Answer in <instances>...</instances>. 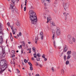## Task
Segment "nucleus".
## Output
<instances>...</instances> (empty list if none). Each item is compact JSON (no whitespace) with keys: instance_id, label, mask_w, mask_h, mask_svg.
<instances>
[{"instance_id":"1","label":"nucleus","mask_w":76,"mask_h":76,"mask_svg":"<svg viewBox=\"0 0 76 76\" xmlns=\"http://www.w3.org/2000/svg\"><path fill=\"white\" fill-rule=\"evenodd\" d=\"M29 19L30 20L31 24L35 25L37 22V18L35 15L36 13L34 11L31 10L29 12Z\"/></svg>"},{"instance_id":"2","label":"nucleus","mask_w":76,"mask_h":76,"mask_svg":"<svg viewBox=\"0 0 76 76\" xmlns=\"http://www.w3.org/2000/svg\"><path fill=\"white\" fill-rule=\"evenodd\" d=\"M0 66H3L1 68H0V73L2 74L3 72L6 69V61L5 59H2L0 61Z\"/></svg>"},{"instance_id":"3","label":"nucleus","mask_w":76,"mask_h":76,"mask_svg":"<svg viewBox=\"0 0 76 76\" xmlns=\"http://www.w3.org/2000/svg\"><path fill=\"white\" fill-rule=\"evenodd\" d=\"M15 2V0H12L11 2L12 4L10 5V9L12 10V11L13 13H14L15 10V11L16 12H18L16 8V7L14 5H13Z\"/></svg>"},{"instance_id":"4","label":"nucleus","mask_w":76,"mask_h":76,"mask_svg":"<svg viewBox=\"0 0 76 76\" xmlns=\"http://www.w3.org/2000/svg\"><path fill=\"white\" fill-rule=\"evenodd\" d=\"M41 2L43 4H44L45 6H47V4L50 3V0H41Z\"/></svg>"},{"instance_id":"5","label":"nucleus","mask_w":76,"mask_h":76,"mask_svg":"<svg viewBox=\"0 0 76 76\" xmlns=\"http://www.w3.org/2000/svg\"><path fill=\"white\" fill-rule=\"evenodd\" d=\"M56 33L57 36H60L61 35V31H60V28H57L56 29Z\"/></svg>"},{"instance_id":"6","label":"nucleus","mask_w":76,"mask_h":76,"mask_svg":"<svg viewBox=\"0 0 76 76\" xmlns=\"http://www.w3.org/2000/svg\"><path fill=\"white\" fill-rule=\"evenodd\" d=\"M63 5L65 10H66V9L69 7V3H63Z\"/></svg>"},{"instance_id":"7","label":"nucleus","mask_w":76,"mask_h":76,"mask_svg":"<svg viewBox=\"0 0 76 76\" xmlns=\"http://www.w3.org/2000/svg\"><path fill=\"white\" fill-rule=\"evenodd\" d=\"M68 39L69 41V42L70 44H72V38L71 36L70 35H68Z\"/></svg>"},{"instance_id":"8","label":"nucleus","mask_w":76,"mask_h":76,"mask_svg":"<svg viewBox=\"0 0 76 76\" xmlns=\"http://www.w3.org/2000/svg\"><path fill=\"white\" fill-rule=\"evenodd\" d=\"M40 35L41 39L42 40L43 39V38H44V35H43V33L41 31L40 33Z\"/></svg>"},{"instance_id":"9","label":"nucleus","mask_w":76,"mask_h":76,"mask_svg":"<svg viewBox=\"0 0 76 76\" xmlns=\"http://www.w3.org/2000/svg\"><path fill=\"white\" fill-rule=\"evenodd\" d=\"M67 46H65V48L64 50V51H63V52H64V53H66V51H67Z\"/></svg>"},{"instance_id":"10","label":"nucleus","mask_w":76,"mask_h":76,"mask_svg":"<svg viewBox=\"0 0 76 76\" xmlns=\"http://www.w3.org/2000/svg\"><path fill=\"white\" fill-rule=\"evenodd\" d=\"M12 30V32L13 35H15V33H16V29H14Z\"/></svg>"},{"instance_id":"11","label":"nucleus","mask_w":76,"mask_h":76,"mask_svg":"<svg viewBox=\"0 0 76 76\" xmlns=\"http://www.w3.org/2000/svg\"><path fill=\"white\" fill-rule=\"evenodd\" d=\"M2 56V57H4L6 55V53H5V52L4 51L2 52V53L1 54Z\"/></svg>"},{"instance_id":"12","label":"nucleus","mask_w":76,"mask_h":76,"mask_svg":"<svg viewBox=\"0 0 76 76\" xmlns=\"http://www.w3.org/2000/svg\"><path fill=\"white\" fill-rule=\"evenodd\" d=\"M52 33L53 34V37L52 38V39H54V37H55V32H54V31H52Z\"/></svg>"},{"instance_id":"13","label":"nucleus","mask_w":76,"mask_h":76,"mask_svg":"<svg viewBox=\"0 0 76 76\" xmlns=\"http://www.w3.org/2000/svg\"><path fill=\"white\" fill-rule=\"evenodd\" d=\"M22 45L23 46H24V47H25V42L23 41L21 42Z\"/></svg>"},{"instance_id":"14","label":"nucleus","mask_w":76,"mask_h":76,"mask_svg":"<svg viewBox=\"0 0 76 76\" xmlns=\"http://www.w3.org/2000/svg\"><path fill=\"white\" fill-rule=\"evenodd\" d=\"M50 24H51L53 26H55V24L53 22V21H50Z\"/></svg>"},{"instance_id":"15","label":"nucleus","mask_w":76,"mask_h":76,"mask_svg":"<svg viewBox=\"0 0 76 76\" xmlns=\"http://www.w3.org/2000/svg\"><path fill=\"white\" fill-rule=\"evenodd\" d=\"M72 52L71 51H69L67 52V55H70Z\"/></svg>"},{"instance_id":"16","label":"nucleus","mask_w":76,"mask_h":76,"mask_svg":"<svg viewBox=\"0 0 76 76\" xmlns=\"http://www.w3.org/2000/svg\"><path fill=\"white\" fill-rule=\"evenodd\" d=\"M34 55V58H37V53H36V52H35V53L33 54Z\"/></svg>"},{"instance_id":"17","label":"nucleus","mask_w":76,"mask_h":76,"mask_svg":"<svg viewBox=\"0 0 76 76\" xmlns=\"http://www.w3.org/2000/svg\"><path fill=\"white\" fill-rule=\"evenodd\" d=\"M73 57L76 59V52H74L73 54Z\"/></svg>"},{"instance_id":"18","label":"nucleus","mask_w":76,"mask_h":76,"mask_svg":"<svg viewBox=\"0 0 76 76\" xmlns=\"http://www.w3.org/2000/svg\"><path fill=\"white\" fill-rule=\"evenodd\" d=\"M53 45L56 48V41H54L53 42Z\"/></svg>"},{"instance_id":"19","label":"nucleus","mask_w":76,"mask_h":76,"mask_svg":"<svg viewBox=\"0 0 76 76\" xmlns=\"http://www.w3.org/2000/svg\"><path fill=\"white\" fill-rule=\"evenodd\" d=\"M70 57H71V56L70 55H68L67 56V60H69Z\"/></svg>"},{"instance_id":"20","label":"nucleus","mask_w":76,"mask_h":76,"mask_svg":"<svg viewBox=\"0 0 76 76\" xmlns=\"http://www.w3.org/2000/svg\"><path fill=\"white\" fill-rule=\"evenodd\" d=\"M64 15L65 16H66H66H67L69 15V14L68 13H64Z\"/></svg>"},{"instance_id":"21","label":"nucleus","mask_w":76,"mask_h":76,"mask_svg":"<svg viewBox=\"0 0 76 76\" xmlns=\"http://www.w3.org/2000/svg\"><path fill=\"white\" fill-rule=\"evenodd\" d=\"M1 38L0 39V43L1 44L2 42H3V39L2 38V37L1 36Z\"/></svg>"},{"instance_id":"22","label":"nucleus","mask_w":76,"mask_h":76,"mask_svg":"<svg viewBox=\"0 0 76 76\" xmlns=\"http://www.w3.org/2000/svg\"><path fill=\"white\" fill-rule=\"evenodd\" d=\"M65 64L66 65L69 64V61L68 60L66 61V62Z\"/></svg>"},{"instance_id":"23","label":"nucleus","mask_w":76,"mask_h":76,"mask_svg":"<svg viewBox=\"0 0 76 76\" xmlns=\"http://www.w3.org/2000/svg\"><path fill=\"white\" fill-rule=\"evenodd\" d=\"M38 39L37 37H36L35 39V42L36 43V44H37V41Z\"/></svg>"},{"instance_id":"24","label":"nucleus","mask_w":76,"mask_h":76,"mask_svg":"<svg viewBox=\"0 0 76 76\" xmlns=\"http://www.w3.org/2000/svg\"><path fill=\"white\" fill-rule=\"evenodd\" d=\"M16 25L18 26H19L20 25V24L19 23V22H17L16 23Z\"/></svg>"},{"instance_id":"25","label":"nucleus","mask_w":76,"mask_h":76,"mask_svg":"<svg viewBox=\"0 0 76 76\" xmlns=\"http://www.w3.org/2000/svg\"><path fill=\"white\" fill-rule=\"evenodd\" d=\"M76 40H75V39L74 38H73L72 39V41L73 42H75Z\"/></svg>"},{"instance_id":"26","label":"nucleus","mask_w":76,"mask_h":76,"mask_svg":"<svg viewBox=\"0 0 76 76\" xmlns=\"http://www.w3.org/2000/svg\"><path fill=\"white\" fill-rule=\"evenodd\" d=\"M28 64L29 65V66H32V64H31V63L30 62H29L28 63Z\"/></svg>"},{"instance_id":"27","label":"nucleus","mask_w":76,"mask_h":76,"mask_svg":"<svg viewBox=\"0 0 76 76\" xmlns=\"http://www.w3.org/2000/svg\"><path fill=\"white\" fill-rule=\"evenodd\" d=\"M30 70H33V68L32 67V66H31L30 67Z\"/></svg>"},{"instance_id":"28","label":"nucleus","mask_w":76,"mask_h":76,"mask_svg":"<svg viewBox=\"0 0 76 76\" xmlns=\"http://www.w3.org/2000/svg\"><path fill=\"white\" fill-rule=\"evenodd\" d=\"M36 60L37 61H39V60H40V58H39V57H37V58H36Z\"/></svg>"},{"instance_id":"29","label":"nucleus","mask_w":76,"mask_h":76,"mask_svg":"<svg viewBox=\"0 0 76 76\" xmlns=\"http://www.w3.org/2000/svg\"><path fill=\"white\" fill-rule=\"evenodd\" d=\"M64 58L65 61H66V56H64Z\"/></svg>"},{"instance_id":"30","label":"nucleus","mask_w":76,"mask_h":76,"mask_svg":"<svg viewBox=\"0 0 76 76\" xmlns=\"http://www.w3.org/2000/svg\"><path fill=\"white\" fill-rule=\"evenodd\" d=\"M10 38L11 39V41H13V37H12V36H10Z\"/></svg>"},{"instance_id":"31","label":"nucleus","mask_w":76,"mask_h":76,"mask_svg":"<svg viewBox=\"0 0 76 76\" xmlns=\"http://www.w3.org/2000/svg\"><path fill=\"white\" fill-rule=\"evenodd\" d=\"M45 54H43L42 56V58H45Z\"/></svg>"},{"instance_id":"32","label":"nucleus","mask_w":76,"mask_h":76,"mask_svg":"<svg viewBox=\"0 0 76 76\" xmlns=\"http://www.w3.org/2000/svg\"><path fill=\"white\" fill-rule=\"evenodd\" d=\"M54 68L53 67L51 68V70H52V71L53 72H54Z\"/></svg>"},{"instance_id":"33","label":"nucleus","mask_w":76,"mask_h":76,"mask_svg":"<svg viewBox=\"0 0 76 76\" xmlns=\"http://www.w3.org/2000/svg\"><path fill=\"white\" fill-rule=\"evenodd\" d=\"M24 62H25V63H27V62H28V61L26 59H24Z\"/></svg>"},{"instance_id":"34","label":"nucleus","mask_w":76,"mask_h":76,"mask_svg":"<svg viewBox=\"0 0 76 76\" xmlns=\"http://www.w3.org/2000/svg\"><path fill=\"white\" fill-rule=\"evenodd\" d=\"M40 54L39 53H38L37 54V56H38L39 57H41V56L39 55Z\"/></svg>"},{"instance_id":"35","label":"nucleus","mask_w":76,"mask_h":76,"mask_svg":"<svg viewBox=\"0 0 76 76\" xmlns=\"http://www.w3.org/2000/svg\"><path fill=\"white\" fill-rule=\"evenodd\" d=\"M64 71L63 70H62V75L64 74Z\"/></svg>"},{"instance_id":"36","label":"nucleus","mask_w":76,"mask_h":76,"mask_svg":"<svg viewBox=\"0 0 76 76\" xmlns=\"http://www.w3.org/2000/svg\"><path fill=\"white\" fill-rule=\"evenodd\" d=\"M32 50H34V52H35V48L34 47H33L32 48Z\"/></svg>"},{"instance_id":"37","label":"nucleus","mask_w":76,"mask_h":76,"mask_svg":"<svg viewBox=\"0 0 76 76\" xmlns=\"http://www.w3.org/2000/svg\"><path fill=\"white\" fill-rule=\"evenodd\" d=\"M26 7H25L24 8V11L25 12L26 11Z\"/></svg>"},{"instance_id":"38","label":"nucleus","mask_w":76,"mask_h":76,"mask_svg":"<svg viewBox=\"0 0 76 76\" xmlns=\"http://www.w3.org/2000/svg\"><path fill=\"white\" fill-rule=\"evenodd\" d=\"M17 70L18 73H19L20 72L19 70V69H17Z\"/></svg>"},{"instance_id":"39","label":"nucleus","mask_w":76,"mask_h":76,"mask_svg":"<svg viewBox=\"0 0 76 76\" xmlns=\"http://www.w3.org/2000/svg\"><path fill=\"white\" fill-rule=\"evenodd\" d=\"M7 25H8V26H10V23L8 22L7 23Z\"/></svg>"},{"instance_id":"40","label":"nucleus","mask_w":76,"mask_h":76,"mask_svg":"<svg viewBox=\"0 0 76 76\" xmlns=\"http://www.w3.org/2000/svg\"><path fill=\"white\" fill-rule=\"evenodd\" d=\"M10 26V28H11V29H12V30H13V27H12V26Z\"/></svg>"},{"instance_id":"41","label":"nucleus","mask_w":76,"mask_h":76,"mask_svg":"<svg viewBox=\"0 0 76 76\" xmlns=\"http://www.w3.org/2000/svg\"><path fill=\"white\" fill-rule=\"evenodd\" d=\"M19 35L20 36H22V33L21 32L19 33Z\"/></svg>"},{"instance_id":"42","label":"nucleus","mask_w":76,"mask_h":76,"mask_svg":"<svg viewBox=\"0 0 76 76\" xmlns=\"http://www.w3.org/2000/svg\"><path fill=\"white\" fill-rule=\"evenodd\" d=\"M45 58L44 59V60L45 61H46L47 60V58Z\"/></svg>"},{"instance_id":"43","label":"nucleus","mask_w":76,"mask_h":76,"mask_svg":"<svg viewBox=\"0 0 76 76\" xmlns=\"http://www.w3.org/2000/svg\"><path fill=\"white\" fill-rule=\"evenodd\" d=\"M32 60H35V58L34 57H32L31 58Z\"/></svg>"},{"instance_id":"44","label":"nucleus","mask_w":76,"mask_h":76,"mask_svg":"<svg viewBox=\"0 0 76 76\" xmlns=\"http://www.w3.org/2000/svg\"><path fill=\"white\" fill-rule=\"evenodd\" d=\"M63 53H62L60 55V57H61V56H62V55H63Z\"/></svg>"},{"instance_id":"45","label":"nucleus","mask_w":76,"mask_h":76,"mask_svg":"<svg viewBox=\"0 0 76 76\" xmlns=\"http://www.w3.org/2000/svg\"><path fill=\"white\" fill-rule=\"evenodd\" d=\"M15 55L14 54H13V55H12V57L13 58L14 57H15Z\"/></svg>"},{"instance_id":"46","label":"nucleus","mask_w":76,"mask_h":76,"mask_svg":"<svg viewBox=\"0 0 76 76\" xmlns=\"http://www.w3.org/2000/svg\"><path fill=\"white\" fill-rule=\"evenodd\" d=\"M12 53L13 54V53H15V51L13 50H12L11 51Z\"/></svg>"},{"instance_id":"47","label":"nucleus","mask_w":76,"mask_h":76,"mask_svg":"<svg viewBox=\"0 0 76 76\" xmlns=\"http://www.w3.org/2000/svg\"><path fill=\"white\" fill-rule=\"evenodd\" d=\"M36 63L37 65V66H39V64H38V62H36Z\"/></svg>"},{"instance_id":"48","label":"nucleus","mask_w":76,"mask_h":76,"mask_svg":"<svg viewBox=\"0 0 76 76\" xmlns=\"http://www.w3.org/2000/svg\"><path fill=\"white\" fill-rule=\"evenodd\" d=\"M39 66L40 67H42V65H39Z\"/></svg>"},{"instance_id":"49","label":"nucleus","mask_w":76,"mask_h":76,"mask_svg":"<svg viewBox=\"0 0 76 76\" xmlns=\"http://www.w3.org/2000/svg\"><path fill=\"white\" fill-rule=\"evenodd\" d=\"M60 42H61V43H62V42H63V40H61L60 41Z\"/></svg>"},{"instance_id":"50","label":"nucleus","mask_w":76,"mask_h":76,"mask_svg":"<svg viewBox=\"0 0 76 76\" xmlns=\"http://www.w3.org/2000/svg\"><path fill=\"white\" fill-rule=\"evenodd\" d=\"M27 0H25V3L27 4Z\"/></svg>"},{"instance_id":"51","label":"nucleus","mask_w":76,"mask_h":76,"mask_svg":"<svg viewBox=\"0 0 76 76\" xmlns=\"http://www.w3.org/2000/svg\"><path fill=\"white\" fill-rule=\"evenodd\" d=\"M47 21L46 22V23H48V18H47Z\"/></svg>"},{"instance_id":"52","label":"nucleus","mask_w":76,"mask_h":76,"mask_svg":"<svg viewBox=\"0 0 76 76\" xmlns=\"http://www.w3.org/2000/svg\"><path fill=\"white\" fill-rule=\"evenodd\" d=\"M36 76H40V75H39V74H37Z\"/></svg>"},{"instance_id":"53","label":"nucleus","mask_w":76,"mask_h":76,"mask_svg":"<svg viewBox=\"0 0 76 76\" xmlns=\"http://www.w3.org/2000/svg\"><path fill=\"white\" fill-rule=\"evenodd\" d=\"M20 48L22 49V45H20Z\"/></svg>"},{"instance_id":"54","label":"nucleus","mask_w":76,"mask_h":76,"mask_svg":"<svg viewBox=\"0 0 76 76\" xmlns=\"http://www.w3.org/2000/svg\"><path fill=\"white\" fill-rule=\"evenodd\" d=\"M14 37L16 39H18V37H17V36H15Z\"/></svg>"},{"instance_id":"55","label":"nucleus","mask_w":76,"mask_h":76,"mask_svg":"<svg viewBox=\"0 0 76 76\" xmlns=\"http://www.w3.org/2000/svg\"><path fill=\"white\" fill-rule=\"evenodd\" d=\"M67 17H66L65 18V20H67Z\"/></svg>"},{"instance_id":"56","label":"nucleus","mask_w":76,"mask_h":76,"mask_svg":"<svg viewBox=\"0 0 76 76\" xmlns=\"http://www.w3.org/2000/svg\"><path fill=\"white\" fill-rule=\"evenodd\" d=\"M21 54H23V50H21Z\"/></svg>"},{"instance_id":"57","label":"nucleus","mask_w":76,"mask_h":76,"mask_svg":"<svg viewBox=\"0 0 76 76\" xmlns=\"http://www.w3.org/2000/svg\"><path fill=\"white\" fill-rule=\"evenodd\" d=\"M58 48H59V50H60V49H61V48L59 47Z\"/></svg>"},{"instance_id":"58","label":"nucleus","mask_w":76,"mask_h":76,"mask_svg":"<svg viewBox=\"0 0 76 76\" xmlns=\"http://www.w3.org/2000/svg\"><path fill=\"white\" fill-rule=\"evenodd\" d=\"M57 69H60V67L58 66L57 67Z\"/></svg>"},{"instance_id":"59","label":"nucleus","mask_w":76,"mask_h":76,"mask_svg":"<svg viewBox=\"0 0 76 76\" xmlns=\"http://www.w3.org/2000/svg\"><path fill=\"white\" fill-rule=\"evenodd\" d=\"M17 37H19V34H17Z\"/></svg>"},{"instance_id":"60","label":"nucleus","mask_w":76,"mask_h":76,"mask_svg":"<svg viewBox=\"0 0 76 76\" xmlns=\"http://www.w3.org/2000/svg\"><path fill=\"white\" fill-rule=\"evenodd\" d=\"M44 17L45 19H46V17L45 16H44Z\"/></svg>"},{"instance_id":"61","label":"nucleus","mask_w":76,"mask_h":76,"mask_svg":"<svg viewBox=\"0 0 76 76\" xmlns=\"http://www.w3.org/2000/svg\"><path fill=\"white\" fill-rule=\"evenodd\" d=\"M22 64H23V65H24V63H23V62H22Z\"/></svg>"},{"instance_id":"62","label":"nucleus","mask_w":76,"mask_h":76,"mask_svg":"<svg viewBox=\"0 0 76 76\" xmlns=\"http://www.w3.org/2000/svg\"><path fill=\"white\" fill-rule=\"evenodd\" d=\"M28 44H31V42H28Z\"/></svg>"},{"instance_id":"63","label":"nucleus","mask_w":76,"mask_h":76,"mask_svg":"<svg viewBox=\"0 0 76 76\" xmlns=\"http://www.w3.org/2000/svg\"><path fill=\"white\" fill-rule=\"evenodd\" d=\"M29 76H31V73H29Z\"/></svg>"},{"instance_id":"64","label":"nucleus","mask_w":76,"mask_h":76,"mask_svg":"<svg viewBox=\"0 0 76 76\" xmlns=\"http://www.w3.org/2000/svg\"><path fill=\"white\" fill-rule=\"evenodd\" d=\"M29 53H31V50H29Z\"/></svg>"}]
</instances>
